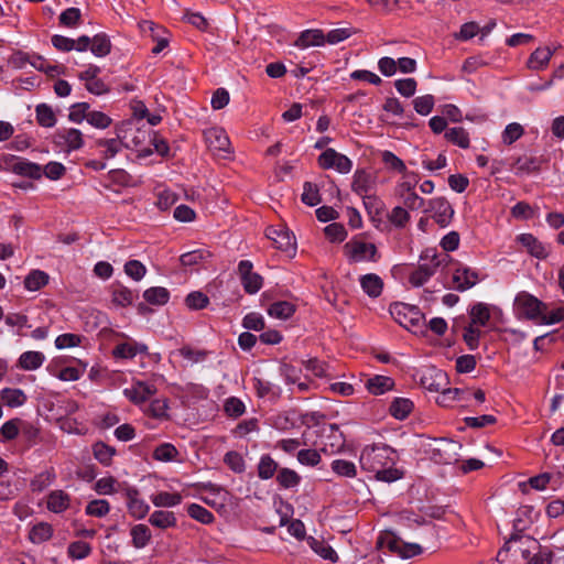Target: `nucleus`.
I'll return each instance as SVG.
<instances>
[{
	"label": "nucleus",
	"mask_w": 564,
	"mask_h": 564,
	"mask_svg": "<svg viewBox=\"0 0 564 564\" xmlns=\"http://www.w3.org/2000/svg\"><path fill=\"white\" fill-rule=\"evenodd\" d=\"M48 274L42 270H32L24 279V288L35 292L48 283Z\"/></svg>",
	"instance_id": "nucleus-36"
},
{
	"label": "nucleus",
	"mask_w": 564,
	"mask_h": 564,
	"mask_svg": "<svg viewBox=\"0 0 564 564\" xmlns=\"http://www.w3.org/2000/svg\"><path fill=\"white\" fill-rule=\"evenodd\" d=\"M204 139L208 149L218 156H226L231 152L230 140L220 127H212L204 131Z\"/></svg>",
	"instance_id": "nucleus-8"
},
{
	"label": "nucleus",
	"mask_w": 564,
	"mask_h": 564,
	"mask_svg": "<svg viewBox=\"0 0 564 564\" xmlns=\"http://www.w3.org/2000/svg\"><path fill=\"white\" fill-rule=\"evenodd\" d=\"M311 546L314 550V552L324 560H328L334 563L337 562V553L330 545L326 544L325 542L312 539Z\"/></svg>",
	"instance_id": "nucleus-60"
},
{
	"label": "nucleus",
	"mask_w": 564,
	"mask_h": 564,
	"mask_svg": "<svg viewBox=\"0 0 564 564\" xmlns=\"http://www.w3.org/2000/svg\"><path fill=\"white\" fill-rule=\"evenodd\" d=\"M514 312L519 317L538 323L541 311L546 310V304L528 292H519L513 302Z\"/></svg>",
	"instance_id": "nucleus-5"
},
{
	"label": "nucleus",
	"mask_w": 564,
	"mask_h": 564,
	"mask_svg": "<svg viewBox=\"0 0 564 564\" xmlns=\"http://www.w3.org/2000/svg\"><path fill=\"white\" fill-rule=\"evenodd\" d=\"M167 401L165 399H154L145 410V413L154 419L167 417Z\"/></svg>",
	"instance_id": "nucleus-62"
},
{
	"label": "nucleus",
	"mask_w": 564,
	"mask_h": 564,
	"mask_svg": "<svg viewBox=\"0 0 564 564\" xmlns=\"http://www.w3.org/2000/svg\"><path fill=\"white\" fill-rule=\"evenodd\" d=\"M187 513L191 518L199 521L203 524H209L215 519L214 514L209 510L197 503H191L187 507Z\"/></svg>",
	"instance_id": "nucleus-53"
},
{
	"label": "nucleus",
	"mask_w": 564,
	"mask_h": 564,
	"mask_svg": "<svg viewBox=\"0 0 564 564\" xmlns=\"http://www.w3.org/2000/svg\"><path fill=\"white\" fill-rule=\"evenodd\" d=\"M445 138L451 143L462 148L468 149L470 139L469 133L463 127H454L445 132Z\"/></svg>",
	"instance_id": "nucleus-42"
},
{
	"label": "nucleus",
	"mask_w": 564,
	"mask_h": 564,
	"mask_svg": "<svg viewBox=\"0 0 564 564\" xmlns=\"http://www.w3.org/2000/svg\"><path fill=\"white\" fill-rule=\"evenodd\" d=\"M278 470V463L269 455H263L258 464V476L261 479H270Z\"/></svg>",
	"instance_id": "nucleus-50"
},
{
	"label": "nucleus",
	"mask_w": 564,
	"mask_h": 564,
	"mask_svg": "<svg viewBox=\"0 0 564 564\" xmlns=\"http://www.w3.org/2000/svg\"><path fill=\"white\" fill-rule=\"evenodd\" d=\"M56 140L58 144L65 145L68 152L79 150L84 145L83 133L75 128L58 130Z\"/></svg>",
	"instance_id": "nucleus-17"
},
{
	"label": "nucleus",
	"mask_w": 564,
	"mask_h": 564,
	"mask_svg": "<svg viewBox=\"0 0 564 564\" xmlns=\"http://www.w3.org/2000/svg\"><path fill=\"white\" fill-rule=\"evenodd\" d=\"M420 384L430 392H440L449 386L447 373L436 367H426L421 371Z\"/></svg>",
	"instance_id": "nucleus-10"
},
{
	"label": "nucleus",
	"mask_w": 564,
	"mask_h": 564,
	"mask_svg": "<svg viewBox=\"0 0 564 564\" xmlns=\"http://www.w3.org/2000/svg\"><path fill=\"white\" fill-rule=\"evenodd\" d=\"M53 535V528L47 522H40L32 527L29 539L34 544H41L48 541Z\"/></svg>",
	"instance_id": "nucleus-38"
},
{
	"label": "nucleus",
	"mask_w": 564,
	"mask_h": 564,
	"mask_svg": "<svg viewBox=\"0 0 564 564\" xmlns=\"http://www.w3.org/2000/svg\"><path fill=\"white\" fill-rule=\"evenodd\" d=\"M398 459L392 447L373 444L362 448L359 463L362 470L373 474L377 480L393 482L403 477V471L395 467Z\"/></svg>",
	"instance_id": "nucleus-1"
},
{
	"label": "nucleus",
	"mask_w": 564,
	"mask_h": 564,
	"mask_svg": "<svg viewBox=\"0 0 564 564\" xmlns=\"http://www.w3.org/2000/svg\"><path fill=\"white\" fill-rule=\"evenodd\" d=\"M132 545L135 549L145 547L151 540V531L145 524H135L130 530Z\"/></svg>",
	"instance_id": "nucleus-39"
},
{
	"label": "nucleus",
	"mask_w": 564,
	"mask_h": 564,
	"mask_svg": "<svg viewBox=\"0 0 564 564\" xmlns=\"http://www.w3.org/2000/svg\"><path fill=\"white\" fill-rule=\"evenodd\" d=\"M379 544L387 547L401 557H411L422 552V547L416 543H405L391 532H386L379 538Z\"/></svg>",
	"instance_id": "nucleus-7"
},
{
	"label": "nucleus",
	"mask_w": 564,
	"mask_h": 564,
	"mask_svg": "<svg viewBox=\"0 0 564 564\" xmlns=\"http://www.w3.org/2000/svg\"><path fill=\"white\" fill-rule=\"evenodd\" d=\"M94 457L102 465L109 466L112 457L116 454V449L102 442H97L93 446Z\"/></svg>",
	"instance_id": "nucleus-48"
},
{
	"label": "nucleus",
	"mask_w": 564,
	"mask_h": 564,
	"mask_svg": "<svg viewBox=\"0 0 564 564\" xmlns=\"http://www.w3.org/2000/svg\"><path fill=\"white\" fill-rule=\"evenodd\" d=\"M35 113H36V121L41 127L52 128L55 126L56 116H55L52 107H50L48 105H46V104L37 105L36 109H35Z\"/></svg>",
	"instance_id": "nucleus-45"
},
{
	"label": "nucleus",
	"mask_w": 564,
	"mask_h": 564,
	"mask_svg": "<svg viewBox=\"0 0 564 564\" xmlns=\"http://www.w3.org/2000/svg\"><path fill=\"white\" fill-rule=\"evenodd\" d=\"M225 464L236 474H241L246 469V463L242 455L236 451H230L224 456Z\"/></svg>",
	"instance_id": "nucleus-59"
},
{
	"label": "nucleus",
	"mask_w": 564,
	"mask_h": 564,
	"mask_svg": "<svg viewBox=\"0 0 564 564\" xmlns=\"http://www.w3.org/2000/svg\"><path fill=\"white\" fill-rule=\"evenodd\" d=\"M26 394L17 388H4L1 390V400L9 408H19L26 402Z\"/></svg>",
	"instance_id": "nucleus-33"
},
{
	"label": "nucleus",
	"mask_w": 564,
	"mask_h": 564,
	"mask_svg": "<svg viewBox=\"0 0 564 564\" xmlns=\"http://www.w3.org/2000/svg\"><path fill=\"white\" fill-rule=\"evenodd\" d=\"M394 386V381L387 376H373L369 378L366 383L367 390L373 395L383 394L390 390H392Z\"/></svg>",
	"instance_id": "nucleus-28"
},
{
	"label": "nucleus",
	"mask_w": 564,
	"mask_h": 564,
	"mask_svg": "<svg viewBox=\"0 0 564 564\" xmlns=\"http://www.w3.org/2000/svg\"><path fill=\"white\" fill-rule=\"evenodd\" d=\"M317 162L322 169L335 170L340 174H347L352 169V161L332 148L324 150L318 156Z\"/></svg>",
	"instance_id": "nucleus-6"
},
{
	"label": "nucleus",
	"mask_w": 564,
	"mask_h": 564,
	"mask_svg": "<svg viewBox=\"0 0 564 564\" xmlns=\"http://www.w3.org/2000/svg\"><path fill=\"white\" fill-rule=\"evenodd\" d=\"M440 395L436 398V403L441 406L451 408L456 402L466 400L467 394H471L469 391L460 390L458 388H449L448 386L445 389H442Z\"/></svg>",
	"instance_id": "nucleus-23"
},
{
	"label": "nucleus",
	"mask_w": 564,
	"mask_h": 564,
	"mask_svg": "<svg viewBox=\"0 0 564 564\" xmlns=\"http://www.w3.org/2000/svg\"><path fill=\"white\" fill-rule=\"evenodd\" d=\"M143 297L149 304L164 305L170 300V292L163 286H153L144 291Z\"/></svg>",
	"instance_id": "nucleus-43"
},
{
	"label": "nucleus",
	"mask_w": 564,
	"mask_h": 564,
	"mask_svg": "<svg viewBox=\"0 0 564 564\" xmlns=\"http://www.w3.org/2000/svg\"><path fill=\"white\" fill-rule=\"evenodd\" d=\"M332 470L341 477L354 478L357 475L356 465L346 459L333 460Z\"/></svg>",
	"instance_id": "nucleus-54"
},
{
	"label": "nucleus",
	"mask_w": 564,
	"mask_h": 564,
	"mask_svg": "<svg viewBox=\"0 0 564 564\" xmlns=\"http://www.w3.org/2000/svg\"><path fill=\"white\" fill-rule=\"evenodd\" d=\"M553 51L550 47H538L529 57L527 66L532 70H542L547 67Z\"/></svg>",
	"instance_id": "nucleus-26"
},
{
	"label": "nucleus",
	"mask_w": 564,
	"mask_h": 564,
	"mask_svg": "<svg viewBox=\"0 0 564 564\" xmlns=\"http://www.w3.org/2000/svg\"><path fill=\"white\" fill-rule=\"evenodd\" d=\"M118 480L113 476L101 477L94 484V490L98 495H113L118 491Z\"/></svg>",
	"instance_id": "nucleus-49"
},
{
	"label": "nucleus",
	"mask_w": 564,
	"mask_h": 564,
	"mask_svg": "<svg viewBox=\"0 0 564 564\" xmlns=\"http://www.w3.org/2000/svg\"><path fill=\"white\" fill-rule=\"evenodd\" d=\"M12 171L21 176L39 180L43 175L42 166L25 159L17 160L12 165Z\"/></svg>",
	"instance_id": "nucleus-25"
},
{
	"label": "nucleus",
	"mask_w": 564,
	"mask_h": 564,
	"mask_svg": "<svg viewBox=\"0 0 564 564\" xmlns=\"http://www.w3.org/2000/svg\"><path fill=\"white\" fill-rule=\"evenodd\" d=\"M517 241L536 259L543 260L549 257V249L532 234H521L517 237Z\"/></svg>",
	"instance_id": "nucleus-16"
},
{
	"label": "nucleus",
	"mask_w": 564,
	"mask_h": 564,
	"mask_svg": "<svg viewBox=\"0 0 564 564\" xmlns=\"http://www.w3.org/2000/svg\"><path fill=\"white\" fill-rule=\"evenodd\" d=\"M533 550L524 549L521 551L522 558L527 564H552L553 552L547 547H542L535 541H533Z\"/></svg>",
	"instance_id": "nucleus-18"
},
{
	"label": "nucleus",
	"mask_w": 564,
	"mask_h": 564,
	"mask_svg": "<svg viewBox=\"0 0 564 564\" xmlns=\"http://www.w3.org/2000/svg\"><path fill=\"white\" fill-rule=\"evenodd\" d=\"M417 183H419V175L416 173L411 172V171H406L405 173H402V177L395 186L397 195L403 196L408 193L414 192Z\"/></svg>",
	"instance_id": "nucleus-40"
},
{
	"label": "nucleus",
	"mask_w": 564,
	"mask_h": 564,
	"mask_svg": "<svg viewBox=\"0 0 564 564\" xmlns=\"http://www.w3.org/2000/svg\"><path fill=\"white\" fill-rule=\"evenodd\" d=\"M155 393V386L144 381H135L130 387L123 389L124 397L137 405L145 403Z\"/></svg>",
	"instance_id": "nucleus-14"
},
{
	"label": "nucleus",
	"mask_w": 564,
	"mask_h": 564,
	"mask_svg": "<svg viewBox=\"0 0 564 564\" xmlns=\"http://www.w3.org/2000/svg\"><path fill=\"white\" fill-rule=\"evenodd\" d=\"M479 272L467 265H458L453 273L454 289L464 292L479 282Z\"/></svg>",
	"instance_id": "nucleus-15"
},
{
	"label": "nucleus",
	"mask_w": 564,
	"mask_h": 564,
	"mask_svg": "<svg viewBox=\"0 0 564 564\" xmlns=\"http://www.w3.org/2000/svg\"><path fill=\"white\" fill-rule=\"evenodd\" d=\"M362 291L372 299L379 297L383 290V280L376 273H367L359 278Z\"/></svg>",
	"instance_id": "nucleus-21"
},
{
	"label": "nucleus",
	"mask_w": 564,
	"mask_h": 564,
	"mask_svg": "<svg viewBox=\"0 0 564 564\" xmlns=\"http://www.w3.org/2000/svg\"><path fill=\"white\" fill-rule=\"evenodd\" d=\"M124 497L129 514L137 520L145 518L150 506L141 498L139 490L133 486H128L124 489Z\"/></svg>",
	"instance_id": "nucleus-12"
},
{
	"label": "nucleus",
	"mask_w": 564,
	"mask_h": 564,
	"mask_svg": "<svg viewBox=\"0 0 564 564\" xmlns=\"http://www.w3.org/2000/svg\"><path fill=\"white\" fill-rule=\"evenodd\" d=\"M91 552V547L87 542L75 541L67 547V554L72 560H83Z\"/></svg>",
	"instance_id": "nucleus-61"
},
{
	"label": "nucleus",
	"mask_w": 564,
	"mask_h": 564,
	"mask_svg": "<svg viewBox=\"0 0 564 564\" xmlns=\"http://www.w3.org/2000/svg\"><path fill=\"white\" fill-rule=\"evenodd\" d=\"M135 293L121 284H115L111 288L112 303L117 306L126 307L133 303Z\"/></svg>",
	"instance_id": "nucleus-31"
},
{
	"label": "nucleus",
	"mask_w": 564,
	"mask_h": 564,
	"mask_svg": "<svg viewBox=\"0 0 564 564\" xmlns=\"http://www.w3.org/2000/svg\"><path fill=\"white\" fill-rule=\"evenodd\" d=\"M381 160L384 163V165L391 171H395L401 174L408 171L405 163L389 150H386L381 153Z\"/></svg>",
	"instance_id": "nucleus-57"
},
{
	"label": "nucleus",
	"mask_w": 564,
	"mask_h": 564,
	"mask_svg": "<svg viewBox=\"0 0 564 564\" xmlns=\"http://www.w3.org/2000/svg\"><path fill=\"white\" fill-rule=\"evenodd\" d=\"M56 479V473L53 467L36 474L30 481V488L33 492H42L48 488Z\"/></svg>",
	"instance_id": "nucleus-29"
},
{
	"label": "nucleus",
	"mask_w": 564,
	"mask_h": 564,
	"mask_svg": "<svg viewBox=\"0 0 564 564\" xmlns=\"http://www.w3.org/2000/svg\"><path fill=\"white\" fill-rule=\"evenodd\" d=\"M267 237L273 241L276 249L285 252L295 249V238L285 229L268 228Z\"/></svg>",
	"instance_id": "nucleus-19"
},
{
	"label": "nucleus",
	"mask_w": 564,
	"mask_h": 564,
	"mask_svg": "<svg viewBox=\"0 0 564 564\" xmlns=\"http://www.w3.org/2000/svg\"><path fill=\"white\" fill-rule=\"evenodd\" d=\"M325 44V34L322 30L313 29L303 31L297 40L295 46L302 50L311 46H322Z\"/></svg>",
	"instance_id": "nucleus-24"
},
{
	"label": "nucleus",
	"mask_w": 564,
	"mask_h": 564,
	"mask_svg": "<svg viewBox=\"0 0 564 564\" xmlns=\"http://www.w3.org/2000/svg\"><path fill=\"white\" fill-rule=\"evenodd\" d=\"M344 445V435L336 425L330 424L328 427L323 429L321 452L332 455L338 453Z\"/></svg>",
	"instance_id": "nucleus-13"
},
{
	"label": "nucleus",
	"mask_w": 564,
	"mask_h": 564,
	"mask_svg": "<svg viewBox=\"0 0 564 564\" xmlns=\"http://www.w3.org/2000/svg\"><path fill=\"white\" fill-rule=\"evenodd\" d=\"M148 347L143 344L134 341H126L117 345L113 349V356L116 358L132 359L138 354L145 352Z\"/></svg>",
	"instance_id": "nucleus-30"
},
{
	"label": "nucleus",
	"mask_w": 564,
	"mask_h": 564,
	"mask_svg": "<svg viewBox=\"0 0 564 564\" xmlns=\"http://www.w3.org/2000/svg\"><path fill=\"white\" fill-rule=\"evenodd\" d=\"M90 106L87 102H77L70 106L68 119L74 123H82L87 120Z\"/></svg>",
	"instance_id": "nucleus-64"
},
{
	"label": "nucleus",
	"mask_w": 564,
	"mask_h": 564,
	"mask_svg": "<svg viewBox=\"0 0 564 564\" xmlns=\"http://www.w3.org/2000/svg\"><path fill=\"white\" fill-rule=\"evenodd\" d=\"M70 506V496L64 490H53L46 498V508L54 513H62Z\"/></svg>",
	"instance_id": "nucleus-22"
},
{
	"label": "nucleus",
	"mask_w": 564,
	"mask_h": 564,
	"mask_svg": "<svg viewBox=\"0 0 564 564\" xmlns=\"http://www.w3.org/2000/svg\"><path fill=\"white\" fill-rule=\"evenodd\" d=\"M425 213H431L432 218L441 226L446 227L449 225L454 209L449 202L444 197H435L427 202Z\"/></svg>",
	"instance_id": "nucleus-11"
},
{
	"label": "nucleus",
	"mask_w": 564,
	"mask_h": 564,
	"mask_svg": "<svg viewBox=\"0 0 564 564\" xmlns=\"http://www.w3.org/2000/svg\"><path fill=\"white\" fill-rule=\"evenodd\" d=\"M344 250L350 262H377L380 258L376 245L360 237L350 239Z\"/></svg>",
	"instance_id": "nucleus-3"
},
{
	"label": "nucleus",
	"mask_w": 564,
	"mask_h": 564,
	"mask_svg": "<svg viewBox=\"0 0 564 564\" xmlns=\"http://www.w3.org/2000/svg\"><path fill=\"white\" fill-rule=\"evenodd\" d=\"M352 191L361 196L372 192L376 187V176L365 170H358L354 174Z\"/></svg>",
	"instance_id": "nucleus-20"
},
{
	"label": "nucleus",
	"mask_w": 564,
	"mask_h": 564,
	"mask_svg": "<svg viewBox=\"0 0 564 564\" xmlns=\"http://www.w3.org/2000/svg\"><path fill=\"white\" fill-rule=\"evenodd\" d=\"M149 522L159 529H167L176 525V517L172 511L158 510L150 516Z\"/></svg>",
	"instance_id": "nucleus-35"
},
{
	"label": "nucleus",
	"mask_w": 564,
	"mask_h": 564,
	"mask_svg": "<svg viewBox=\"0 0 564 564\" xmlns=\"http://www.w3.org/2000/svg\"><path fill=\"white\" fill-rule=\"evenodd\" d=\"M389 312L394 321L408 330L414 332L424 323V316L414 305L393 303L390 305Z\"/></svg>",
	"instance_id": "nucleus-4"
},
{
	"label": "nucleus",
	"mask_w": 564,
	"mask_h": 564,
	"mask_svg": "<svg viewBox=\"0 0 564 564\" xmlns=\"http://www.w3.org/2000/svg\"><path fill=\"white\" fill-rule=\"evenodd\" d=\"M267 312L273 318L288 319L294 314L295 305L289 301H278L272 303Z\"/></svg>",
	"instance_id": "nucleus-34"
},
{
	"label": "nucleus",
	"mask_w": 564,
	"mask_h": 564,
	"mask_svg": "<svg viewBox=\"0 0 564 564\" xmlns=\"http://www.w3.org/2000/svg\"><path fill=\"white\" fill-rule=\"evenodd\" d=\"M564 321V307L560 306L547 312L546 310L541 311V316L538 319L539 325H553Z\"/></svg>",
	"instance_id": "nucleus-56"
},
{
	"label": "nucleus",
	"mask_w": 564,
	"mask_h": 564,
	"mask_svg": "<svg viewBox=\"0 0 564 564\" xmlns=\"http://www.w3.org/2000/svg\"><path fill=\"white\" fill-rule=\"evenodd\" d=\"M178 355L184 358L188 364L194 365L205 361L208 352L202 349H195L189 346H184L178 349Z\"/></svg>",
	"instance_id": "nucleus-55"
},
{
	"label": "nucleus",
	"mask_w": 564,
	"mask_h": 564,
	"mask_svg": "<svg viewBox=\"0 0 564 564\" xmlns=\"http://www.w3.org/2000/svg\"><path fill=\"white\" fill-rule=\"evenodd\" d=\"M110 511V505L105 499H95L87 503L85 512L87 516L102 518Z\"/></svg>",
	"instance_id": "nucleus-52"
},
{
	"label": "nucleus",
	"mask_w": 564,
	"mask_h": 564,
	"mask_svg": "<svg viewBox=\"0 0 564 564\" xmlns=\"http://www.w3.org/2000/svg\"><path fill=\"white\" fill-rule=\"evenodd\" d=\"M523 127L518 122H512L507 124V127L502 131L501 139L505 144L510 145L517 140H519L523 135Z\"/></svg>",
	"instance_id": "nucleus-58"
},
{
	"label": "nucleus",
	"mask_w": 564,
	"mask_h": 564,
	"mask_svg": "<svg viewBox=\"0 0 564 564\" xmlns=\"http://www.w3.org/2000/svg\"><path fill=\"white\" fill-rule=\"evenodd\" d=\"M224 411L227 416L238 419L246 412L245 403L237 397H230L224 402Z\"/></svg>",
	"instance_id": "nucleus-51"
},
{
	"label": "nucleus",
	"mask_w": 564,
	"mask_h": 564,
	"mask_svg": "<svg viewBox=\"0 0 564 564\" xmlns=\"http://www.w3.org/2000/svg\"><path fill=\"white\" fill-rule=\"evenodd\" d=\"M178 451L177 448L171 444V443H162L159 446H156L153 451L152 457L155 460L167 463V462H174L177 459Z\"/></svg>",
	"instance_id": "nucleus-44"
},
{
	"label": "nucleus",
	"mask_w": 564,
	"mask_h": 564,
	"mask_svg": "<svg viewBox=\"0 0 564 564\" xmlns=\"http://www.w3.org/2000/svg\"><path fill=\"white\" fill-rule=\"evenodd\" d=\"M237 273L246 293L256 294L263 285V278L253 271V264L249 260H241L238 263Z\"/></svg>",
	"instance_id": "nucleus-9"
},
{
	"label": "nucleus",
	"mask_w": 564,
	"mask_h": 564,
	"mask_svg": "<svg viewBox=\"0 0 564 564\" xmlns=\"http://www.w3.org/2000/svg\"><path fill=\"white\" fill-rule=\"evenodd\" d=\"M111 44L105 34H97L90 39V51L97 57H104L110 53Z\"/></svg>",
	"instance_id": "nucleus-47"
},
{
	"label": "nucleus",
	"mask_w": 564,
	"mask_h": 564,
	"mask_svg": "<svg viewBox=\"0 0 564 564\" xmlns=\"http://www.w3.org/2000/svg\"><path fill=\"white\" fill-rule=\"evenodd\" d=\"M44 361H45V356L43 352L35 351V350H29V351H24L20 355L18 365L21 369L31 371V370H36L40 367H42Z\"/></svg>",
	"instance_id": "nucleus-27"
},
{
	"label": "nucleus",
	"mask_w": 564,
	"mask_h": 564,
	"mask_svg": "<svg viewBox=\"0 0 564 564\" xmlns=\"http://www.w3.org/2000/svg\"><path fill=\"white\" fill-rule=\"evenodd\" d=\"M451 262L446 252H437L435 249H425L419 260V265L410 273L409 282L414 288L422 286L438 270L444 269Z\"/></svg>",
	"instance_id": "nucleus-2"
},
{
	"label": "nucleus",
	"mask_w": 564,
	"mask_h": 564,
	"mask_svg": "<svg viewBox=\"0 0 564 564\" xmlns=\"http://www.w3.org/2000/svg\"><path fill=\"white\" fill-rule=\"evenodd\" d=\"M276 481L284 489L295 488L301 482V476L293 469L281 468L278 470Z\"/></svg>",
	"instance_id": "nucleus-41"
},
{
	"label": "nucleus",
	"mask_w": 564,
	"mask_h": 564,
	"mask_svg": "<svg viewBox=\"0 0 564 564\" xmlns=\"http://www.w3.org/2000/svg\"><path fill=\"white\" fill-rule=\"evenodd\" d=\"M183 497L178 492L160 491L151 496V501L159 508H172L178 506Z\"/></svg>",
	"instance_id": "nucleus-32"
},
{
	"label": "nucleus",
	"mask_w": 564,
	"mask_h": 564,
	"mask_svg": "<svg viewBox=\"0 0 564 564\" xmlns=\"http://www.w3.org/2000/svg\"><path fill=\"white\" fill-rule=\"evenodd\" d=\"M413 402L405 398H395L390 404L389 412L397 420H404L411 413Z\"/></svg>",
	"instance_id": "nucleus-37"
},
{
	"label": "nucleus",
	"mask_w": 564,
	"mask_h": 564,
	"mask_svg": "<svg viewBox=\"0 0 564 564\" xmlns=\"http://www.w3.org/2000/svg\"><path fill=\"white\" fill-rule=\"evenodd\" d=\"M19 425V419L9 420L6 423H3V425L0 429V442L4 443L14 440L20 431Z\"/></svg>",
	"instance_id": "nucleus-63"
},
{
	"label": "nucleus",
	"mask_w": 564,
	"mask_h": 564,
	"mask_svg": "<svg viewBox=\"0 0 564 564\" xmlns=\"http://www.w3.org/2000/svg\"><path fill=\"white\" fill-rule=\"evenodd\" d=\"M490 319V312L486 304L478 303L470 310V324L473 326L482 327L486 326Z\"/></svg>",
	"instance_id": "nucleus-46"
}]
</instances>
